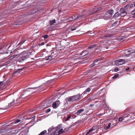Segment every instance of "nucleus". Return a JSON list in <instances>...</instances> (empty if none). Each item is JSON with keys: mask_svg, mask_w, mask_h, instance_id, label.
<instances>
[{"mask_svg": "<svg viewBox=\"0 0 135 135\" xmlns=\"http://www.w3.org/2000/svg\"><path fill=\"white\" fill-rule=\"evenodd\" d=\"M44 87V85H41L37 87H29L24 89L23 90V92L25 94H28V95H31L34 92L39 90L40 89H42Z\"/></svg>", "mask_w": 135, "mask_h": 135, "instance_id": "f257e3e1", "label": "nucleus"}, {"mask_svg": "<svg viewBox=\"0 0 135 135\" xmlns=\"http://www.w3.org/2000/svg\"><path fill=\"white\" fill-rule=\"evenodd\" d=\"M31 53L26 51H23L19 55L17 61L19 62H22L29 57Z\"/></svg>", "mask_w": 135, "mask_h": 135, "instance_id": "f03ea898", "label": "nucleus"}, {"mask_svg": "<svg viewBox=\"0 0 135 135\" xmlns=\"http://www.w3.org/2000/svg\"><path fill=\"white\" fill-rule=\"evenodd\" d=\"M101 9L100 8H95L91 12V9H90V10H89V11H86L85 15H83L80 16L78 15L76 17V21H77V20L78 19H81V18L83 16H89L92 14H94L95 13L97 12L98 11L100 10Z\"/></svg>", "mask_w": 135, "mask_h": 135, "instance_id": "7ed1b4c3", "label": "nucleus"}, {"mask_svg": "<svg viewBox=\"0 0 135 135\" xmlns=\"http://www.w3.org/2000/svg\"><path fill=\"white\" fill-rule=\"evenodd\" d=\"M89 53V52L86 50H84L80 53H76V55L79 57H82L87 55Z\"/></svg>", "mask_w": 135, "mask_h": 135, "instance_id": "20e7f679", "label": "nucleus"}, {"mask_svg": "<svg viewBox=\"0 0 135 135\" xmlns=\"http://www.w3.org/2000/svg\"><path fill=\"white\" fill-rule=\"evenodd\" d=\"M24 69V68H21L18 69L17 70H15L12 74V76L14 77L18 75L21 72V71Z\"/></svg>", "mask_w": 135, "mask_h": 135, "instance_id": "39448f33", "label": "nucleus"}, {"mask_svg": "<svg viewBox=\"0 0 135 135\" xmlns=\"http://www.w3.org/2000/svg\"><path fill=\"white\" fill-rule=\"evenodd\" d=\"M125 62V60L123 59H119L115 61V64L117 65H121L123 64Z\"/></svg>", "mask_w": 135, "mask_h": 135, "instance_id": "423d86ee", "label": "nucleus"}, {"mask_svg": "<svg viewBox=\"0 0 135 135\" xmlns=\"http://www.w3.org/2000/svg\"><path fill=\"white\" fill-rule=\"evenodd\" d=\"M66 100L68 102H73L76 100V95L70 96L66 98Z\"/></svg>", "mask_w": 135, "mask_h": 135, "instance_id": "0eeeda50", "label": "nucleus"}, {"mask_svg": "<svg viewBox=\"0 0 135 135\" xmlns=\"http://www.w3.org/2000/svg\"><path fill=\"white\" fill-rule=\"evenodd\" d=\"M127 14V12L125 11L124 9L121 8L120 9V16L124 17Z\"/></svg>", "mask_w": 135, "mask_h": 135, "instance_id": "6e6552de", "label": "nucleus"}, {"mask_svg": "<svg viewBox=\"0 0 135 135\" xmlns=\"http://www.w3.org/2000/svg\"><path fill=\"white\" fill-rule=\"evenodd\" d=\"M6 11V10H5L3 12H0V20L3 18V16L9 13H7Z\"/></svg>", "mask_w": 135, "mask_h": 135, "instance_id": "1a4fd4ad", "label": "nucleus"}, {"mask_svg": "<svg viewBox=\"0 0 135 135\" xmlns=\"http://www.w3.org/2000/svg\"><path fill=\"white\" fill-rule=\"evenodd\" d=\"M130 51L129 49H127L123 51V53L124 54V56H127L130 55L131 54Z\"/></svg>", "mask_w": 135, "mask_h": 135, "instance_id": "9d476101", "label": "nucleus"}, {"mask_svg": "<svg viewBox=\"0 0 135 135\" xmlns=\"http://www.w3.org/2000/svg\"><path fill=\"white\" fill-rule=\"evenodd\" d=\"M114 11L112 9L109 10L106 13L107 14H109V16H112L113 14V13Z\"/></svg>", "mask_w": 135, "mask_h": 135, "instance_id": "9b49d317", "label": "nucleus"}, {"mask_svg": "<svg viewBox=\"0 0 135 135\" xmlns=\"http://www.w3.org/2000/svg\"><path fill=\"white\" fill-rule=\"evenodd\" d=\"M50 104L48 102H46L44 105H42V108H46L50 106Z\"/></svg>", "mask_w": 135, "mask_h": 135, "instance_id": "f8f14e48", "label": "nucleus"}, {"mask_svg": "<svg viewBox=\"0 0 135 135\" xmlns=\"http://www.w3.org/2000/svg\"><path fill=\"white\" fill-rule=\"evenodd\" d=\"M15 5H14L10 4L8 6V7L7 8V10L9 11H11L12 9L13 8L15 7Z\"/></svg>", "mask_w": 135, "mask_h": 135, "instance_id": "ddd939ff", "label": "nucleus"}, {"mask_svg": "<svg viewBox=\"0 0 135 135\" xmlns=\"http://www.w3.org/2000/svg\"><path fill=\"white\" fill-rule=\"evenodd\" d=\"M90 90V88H88L86 89L85 91L83 93L82 95L83 94V95L87 94V92H89Z\"/></svg>", "mask_w": 135, "mask_h": 135, "instance_id": "4468645a", "label": "nucleus"}, {"mask_svg": "<svg viewBox=\"0 0 135 135\" xmlns=\"http://www.w3.org/2000/svg\"><path fill=\"white\" fill-rule=\"evenodd\" d=\"M82 95L81 94V95L79 94L76 95V102L79 101L83 98V97L81 96Z\"/></svg>", "mask_w": 135, "mask_h": 135, "instance_id": "2eb2a0df", "label": "nucleus"}, {"mask_svg": "<svg viewBox=\"0 0 135 135\" xmlns=\"http://www.w3.org/2000/svg\"><path fill=\"white\" fill-rule=\"evenodd\" d=\"M49 22L50 25H54V23H56V21L55 19H54V20H49Z\"/></svg>", "mask_w": 135, "mask_h": 135, "instance_id": "dca6fc26", "label": "nucleus"}, {"mask_svg": "<svg viewBox=\"0 0 135 135\" xmlns=\"http://www.w3.org/2000/svg\"><path fill=\"white\" fill-rule=\"evenodd\" d=\"M84 109L82 108L78 110L76 112V114H79L84 111Z\"/></svg>", "mask_w": 135, "mask_h": 135, "instance_id": "f3484780", "label": "nucleus"}, {"mask_svg": "<svg viewBox=\"0 0 135 135\" xmlns=\"http://www.w3.org/2000/svg\"><path fill=\"white\" fill-rule=\"evenodd\" d=\"M58 107V106L56 102H54L52 104V107L53 108L56 109Z\"/></svg>", "mask_w": 135, "mask_h": 135, "instance_id": "a211bd4d", "label": "nucleus"}, {"mask_svg": "<svg viewBox=\"0 0 135 135\" xmlns=\"http://www.w3.org/2000/svg\"><path fill=\"white\" fill-rule=\"evenodd\" d=\"M95 98H94L93 97H91L89 99H88L87 100V102H88L89 103L92 101H94L95 99Z\"/></svg>", "mask_w": 135, "mask_h": 135, "instance_id": "6ab92c4d", "label": "nucleus"}, {"mask_svg": "<svg viewBox=\"0 0 135 135\" xmlns=\"http://www.w3.org/2000/svg\"><path fill=\"white\" fill-rule=\"evenodd\" d=\"M54 129H55V127H54V126H52L51 128H49L48 130V134H49L51 131H52Z\"/></svg>", "mask_w": 135, "mask_h": 135, "instance_id": "aec40b11", "label": "nucleus"}, {"mask_svg": "<svg viewBox=\"0 0 135 135\" xmlns=\"http://www.w3.org/2000/svg\"><path fill=\"white\" fill-rule=\"evenodd\" d=\"M65 132L64 131H63V129L62 128H61L58 131V134H56V135H59V134H60L64 132Z\"/></svg>", "mask_w": 135, "mask_h": 135, "instance_id": "412c9836", "label": "nucleus"}, {"mask_svg": "<svg viewBox=\"0 0 135 135\" xmlns=\"http://www.w3.org/2000/svg\"><path fill=\"white\" fill-rule=\"evenodd\" d=\"M119 16H120V14L118 12H117L115 13L113 15V18H115L117 17H119Z\"/></svg>", "mask_w": 135, "mask_h": 135, "instance_id": "4be33fe9", "label": "nucleus"}, {"mask_svg": "<svg viewBox=\"0 0 135 135\" xmlns=\"http://www.w3.org/2000/svg\"><path fill=\"white\" fill-rule=\"evenodd\" d=\"M111 124L110 123H109L108 124V125L107 126H106L104 127V129L105 130H107L110 127V125H111Z\"/></svg>", "mask_w": 135, "mask_h": 135, "instance_id": "5701e85b", "label": "nucleus"}, {"mask_svg": "<svg viewBox=\"0 0 135 135\" xmlns=\"http://www.w3.org/2000/svg\"><path fill=\"white\" fill-rule=\"evenodd\" d=\"M47 133V131L46 130H44V131L41 132L38 135H44L45 134H46Z\"/></svg>", "mask_w": 135, "mask_h": 135, "instance_id": "b1692460", "label": "nucleus"}, {"mask_svg": "<svg viewBox=\"0 0 135 135\" xmlns=\"http://www.w3.org/2000/svg\"><path fill=\"white\" fill-rule=\"evenodd\" d=\"M129 50L130 51V52H131V54L135 52V47H134L131 49H130Z\"/></svg>", "mask_w": 135, "mask_h": 135, "instance_id": "393cba45", "label": "nucleus"}, {"mask_svg": "<svg viewBox=\"0 0 135 135\" xmlns=\"http://www.w3.org/2000/svg\"><path fill=\"white\" fill-rule=\"evenodd\" d=\"M70 65H67L65 67V69L64 70V71H65L66 70H67L68 71H67L65 72L66 73H67L68 71H69L70 70V69H68L69 68H70Z\"/></svg>", "mask_w": 135, "mask_h": 135, "instance_id": "a878e982", "label": "nucleus"}, {"mask_svg": "<svg viewBox=\"0 0 135 135\" xmlns=\"http://www.w3.org/2000/svg\"><path fill=\"white\" fill-rule=\"evenodd\" d=\"M21 24V21H18L15 22L14 23V25L17 26L20 25Z\"/></svg>", "mask_w": 135, "mask_h": 135, "instance_id": "bb28decb", "label": "nucleus"}, {"mask_svg": "<svg viewBox=\"0 0 135 135\" xmlns=\"http://www.w3.org/2000/svg\"><path fill=\"white\" fill-rule=\"evenodd\" d=\"M6 131L7 130L6 129H3L0 130V133L6 132Z\"/></svg>", "mask_w": 135, "mask_h": 135, "instance_id": "cd10ccee", "label": "nucleus"}, {"mask_svg": "<svg viewBox=\"0 0 135 135\" xmlns=\"http://www.w3.org/2000/svg\"><path fill=\"white\" fill-rule=\"evenodd\" d=\"M69 20L72 21L73 20H76V17L75 16H74V17H71L70 18H69Z\"/></svg>", "mask_w": 135, "mask_h": 135, "instance_id": "c85d7f7f", "label": "nucleus"}, {"mask_svg": "<svg viewBox=\"0 0 135 135\" xmlns=\"http://www.w3.org/2000/svg\"><path fill=\"white\" fill-rule=\"evenodd\" d=\"M97 46V45L96 44H94L91 45L90 46L88 47V49H91V48H93L95 47H96Z\"/></svg>", "mask_w": 135, "mask_h": 135, "instance_id": "c756f323", "label": "nucleus"}, {"mask_svg": "<svg viewBox=\"0 0 135 135\" xmlns=\"http://www.w3.org/2000/svg\"><path fill=\"white\" fill-rule=\"evenodd\" d=\"M15 102L14 101H13L11 102L10 103L8 104V106L10 107L12 106H13Z\"/></svg>", "mask_w": 135, "mask_h": 135, "instance_id": "7c9ffc66", "label": "nucleus"}, {"mask_svg": "<svg viewBox=\"0 0 135 135\" xmlns=\"http://www.w3.org/2000/svg\"><path fill=\"white\" fill-rule=\"evenodd\" d=\"M108 36L107 35H105L103 36H102L101 37V38L103 39H105L108 38Z\"/></svg>", "mask_w": 135, "mask_h": 135, "instance_id": "2f4dec72", "label": "nucleus"}, {"mask_svg": "<svg viewBox=\"0 0 135 135\" xmlns=\"http://www.w3.org/2000/svg\"><path fill=\"white\" fill-rule=\"evenodd\" d=\"M108 36L107 35H105L103 36H102L101 37V38L103 39H105L108 38Z\"/></svg>", "mask_w": 135, "mask_h": 135, "instance_id": "473e14b6", "label": "nucleus"}, {"mask_svg": "<svg viewBox=\"0 0 135 135\" xmlns=\"http://www.w3.org/2000/svg\"><path fill=\"white\" fill-rule=\"evenodd\" d=\"M119 74H115L112 77L113 79H115L118 77Z\"/></svg>", "mask_w": 135, "mask_h": 135, "instance_id": "72a5a7b5", "label": "nucleus"}, {"mask_svg": "<svg viewBox=\"0 0 135 135\" xmlns=\"http://www.w3.org/2000/svg\"><path fill=\"white\" fill-rule=\"evenodd\" d=\"M71 116L70 115H68L67 117L65 119V121H68L71 118Z\"/></svg>", "mask_w": 135, "mask_h": 135, "instance_id": "f704fd0d", "label": "nucleus"}, {"mask_svg": "<svg viewBox=\"0 0 135 135\" xmlns=\"http://www.w3.org/2000/svg\"><path fill=\"white\" fill-rule=\"evenodd\" d=\"M18 55V54H15V55H14L12 56H11L10 57V59H12L14 58H15V57L16 56H17Z\"/></svg>", "mask_w": 135, "mask_h": 135, "instance_id": "c9c22d12", "label": "nucleus"}, {"mask_svg": "<svg viewBox=\"0 0 135 135\" xmlns=\"http://www.w3.org/2000/svg\"><path fill=\"white\" fill-rule=\"evenodd\" d=\"M96 64L94 63V62H93V63L90 65L89 66L90 68H91L94 66Z\"/></svg>", "mask_w": 135, "mask_h": 135, "instance_id": "e433bc0d", "label": "nucleus"}, {"mask_svg": "<svg viewBox=\"0 0 135 135\" xmlns=\"http://www.w3.org/2000/svg\"><path fill=\"white\" fill-rule=\"evenodd\" d=\"M61 124H59L58 126L56 127L55 128V129H59L61 127Z\"/></svg>", "mask_w": 135, "mask_h": 135, "instance_id": "4c0bfd02", "label": "nucleus"}, {"mask_svg": "<svg viewBox=\"0 0 135 135\" xmlns=\"http://www.w3.org/2000/svg\"><path fill=\"white\" fill-rule=\"evenodd\" d=\"M20 121V120L19 119H17L14 121V122L15 124L18 123Z\"/></svg>", "mask_w": 135, "mask_h": 135, "instance_id": "58836bf2", "label": "nucleus"}, {"mask_svg": "<svg viewBox=\"0 0 135 135\" xmlns=\"http://www.w3.org/2000/svg\"><path fill=\"white\" fill-rule=\"evenodd\" d=\"M49 37V35H45L42 36V37L44 38V39H46Z\"/></svg>", "mask_w": 135, "mask_h": 135, "instance_id": "ea45409f", "label": "nucleus"}, {"mask_svg": "<svg viewBox=\"0 0 135 135\" xmlns=\"http://www.w3.org/2000/svg\"><path fill=\"white\" fill-rule=\"evenodd\" d=\"M118 21H115V22L112 24V26H115L118 23Z\"/></svg>", "mask_w": 135, "mask_h": 135, "instance_id": "a19ab883", "label": "nucleus"}, {"mask_svg": "<svg viewBox=\"0 0 135 135\" xmlns=\"http://www.w3.org/2000/svg\"><path fill=\"white\" fill-rule=\"evenodd\" d=\"M55 102L57 103V104L58 106L59 105L60 103V102L59 100H57L56 102Z\"/></svg>", "mask_w": 135, "mask_h": 135, "instance_id": "79ce46f5", "label": "nucleus"}, {"mask_svg": "<svg viewBox=\"0 0 135 135\" xmlns=\"http://www.w3.org/2000/svg\"><path fill=\"white\" fill-rule=\"evenodd\" d=\"M51 110V109L50 108H49L47 109L45 111L46 113H47L49 112H50Z\"/></svg>", "mask_w": 135, "mask_h": 135, "instance_id": "37998d69", "label": "nucleus"}, {"mask_svg": "<svg viewBox=\"0 0 135 135\" xmlns=\"http://www.w3.org/2000/svg\"><path fill=\"white\" fill-rule=\"evenodd\" d=\"M48 59H49V61H51L52 59V57L51 56H48Z\"/></svg>", "mask_w": 135, "mask_h": 135, "instance_id": "c03bdc74", "label": "nucleus"}, {"mask_svg": "<svg viewBox=\"0 0 135 135\" xmlns=\"http://www.w3.org/2000/svg\"><path fill=\"white\" fill-rule=\"evenodd\" d=\"M104 59V58L103 57H102V58H100L98 59H97V60H98V61H101L102 60H103Z\"/></svg>", "mask_w": 135, "mask_h": 135, "instance_id": "a18cd8bd", "label": "nucleus"}, {"mask_svg": "<svg viewBox=\"0 0 135 135\" xmlns=\"http://www.w3.org/2000/svg\"><path fill=\"white\" fill-rule=\"evenodd\" d=\"M65 103L64 104V105H65L66 106V105H68V101H67L66 100V98H65Z\"/></svg>", "mask_w": 135, "mask_h": 135, "instance_id": "49530a36", "label": "nucleus"}, {"mask_svg": "<svg viewBox=\"0 0 135 135\" xmlns=\"http://www.w3.org/2000/svg\"><path fill=\"white\" fill-rule=\"evenodd\" d=\"M36 117L35 116L33 117V119H32L31 120V122H33L35 121V118Z\"/></svg>", "mask_w": 135, "mask_h": 135, "instance_id": "de8ad7c7", "label": "nucleus"}, {"mask_svg": "<svg viewBox=\"0 0 135 135\" xmlns=\"http://www.w3.org/2000/svg\"><path fill=\"white\" fill-rule=\"evenodd\" d=\"M26 41V40L24 39H22L21 41V43H22V44H23Z\"/></svg>", "mask_w": 135, "mask_h": 135, "instance_id": "09e8293b", "label": "nucleus"}, {"mask_svg": "<svg viewBox=\"0 0 135 135\" xmlns=\"http://www.w3.org/2000/svg\"><path fill=\"white\" fill-rule=\"evenodd\" d=\"M75 62L74 61V62H72V61H71V63L72 64H73V65H74V67H75V66H76V65H75V64L76 63V62Z\"/></svg>", "mask_w": 135, "mask_h": 135, "instance_id": "8fccbe9b", "label": "nucleus"}, {"mask_svg": "<svg viewBox=\"0 0 135 135\" xmlns=\"http://www.w3.org/2000/svg\"><path fill=\"white\" fill-rule=\"evenodd\" d=\"M132 14L134 15V16L135 17V9H134L133 11H132Z\"/></svg>", "mask_w": 135, "mask_h": 135, "instance_id": "3c124183", "label": "nucleus"}, {"mask_svg": "<svg viewBox=\"0 0 135 135\" xmlns=\"http://www.w3.org/2000/svg\"><path fill=\"white\" fill-rule=\"evenodd\" d=\"M4 82L3 81H0V86L2 85H3Z\"/></svg>", "mask_w": 135, "mask_h": 135, "instance_id": "603ef678", "label": "nucleus"}, {"mask_svg": "<svg viewBox=\"0 0 135 135\" xmlns=\"http://www.w3.org/2000/svg\"><path fill=\"white\" fill-rule=\"evenodd\" d=\"M124 119V118L123 119L122 117H120L119 119V121H122Z\"/></svg>", "mask_w": 135, "mask_h": 135, "instance_id": "864d4df0", "label": "nucleus"}, {"mask_svg": "<svg viewBox=\"0 0 135 135\" xmlns=\"http://www.w3.org/2000/svg\"><path fill=\"white\" fill-rule=\"evenodd\" d=\"M44 44H45L44 42H42L41 43V44H40L39 45L40 46H42V45H44Z\"/></svg>", "mask_w": 135, "mask_h": 135, "instance_id": "5fc2aeb1", "label": "nucleus"}, {"mask_svg": "<svg viewBox=\"0 0 135 135\" xmlns=\"http://www.w3.org/2000/svg\"><path fill=\"white\" fill-rule=\"evenodd\" d=\"M14 131L15 132H13V133H14L15 134H16L19 131H18L17 130H15Z\"/></svg>", "mask_w": 135, "mask_h": 135, "instance_id": "6e6d98bb", "label": "nucleus"}, {"mask_svg": "<svg viewBox=\"0 0 135 135\" xmlns=\"http://www.w3.org/2000/svg\"><path fill=\"white\" fill-rule=\"evenodd\" d=\"M76 30V27H75L74 28H71V31H74Z\"/></svg>", "mask_w": 135, "mask_h": 135, "instance_id": "4d7b16f0", "label": "nucleus"}, {"mask_svg": "<svg viewBox=\"0 0 135 135\" xmlns=\"http://www.w3.org/2000/svg\"><path fill=\"white\" fill-rule=\"evenodd\" d=\"M57 129H56V130H55V131H54L55 135L56 134V133H58V132H57Z\"/></svg>", "mask_w": 135, "mask_h": 135, "instance_id": "13d9d810", "label": "nucleus"}, {"mask_svg": "<svg viewBox=\"0 0 135 135\" xmlns=\"http://www.w3.org/2000/svg\"><path fill=\"white\" fill-rule=\"evenodd\" d=\"M57 129H56V130H55V131H54L55 135L56 134V133H58V132H57Z\"/></svg>", "mask_w": 135, "mask_h": 135, "instance_id": "bf43d9fd", "label": "nucleus"}, {"mask_svg": "<svg viewBox=\"0 0 135 135\" xmlns=\"http://www.w3.org/2000/svg\"><path fill=\"white\" fill-rule=\"evenodd\" d=\"M119 69L118 68H115L114 69V71L115 72H117L119 70Z\"/></svg>", "mask_w": 135, "mask_h": 135, "instance_id": "052dcab7", "label": "nucleus"}, {"mask_svg": "<svg viewBox=\"0 0 135 135\" xmlns=\"http://www.w3.org/2000/svg\"><path fill=\"white\" fill-rule=\"evenodd\" d=\"M98 60H97V59H96L93 62H94V63H97V62H98Z\"/></svg>", "mask_w": 135, "mask_h": 135, "instance_id": "680f3d73", "label": "nucleus"}, {"mask_svg": "<svg viewBox=\"0 0 135 135\" xmlns=\"http://www.w3.org/2000/svg\"><path fill=\"white\" fill-rule=\"evenodd\" d=\"M105 114V113H104V114H103V113H100V114H98V116H102L103 115H104V114Z\"/></svg>", "mask_w": 135, "mask_h": 135, "instance_id": "e2e57ef3", "label": "nucleus"}, {"mask_svg": "<svg viewBox=\"0 0 135 135\" xmlns=\"http://www.w3.org/2000/svg\"><path fill=\"white\" fill-rule=\"evenodd\" d=\"M76 124V122H75L73 124L71 125L70 127H71L75 125Z\"/></svg>", "mask_w": 135, "mask_h": 135, "instance_id": "0e129e2a", "label": "nucleus"}, {"mask_svg": "<svg viewBox=\"0 0 135 135\" xmlns=\"http://www.w3.org/2000/svg\"><path fill=\"white\" fill-rule=\"evenodd\" d=\"M93 130V128H91L88 131V132H90L92 131Z\"/></svg>", "mask_w": 135, "mask_h": 135, "instance_id": "69168bd1", "label": "nucleus"}, {"mask_svg": "<svg viewBox=\"0 0 135 135\" xmlns=\"http://www.w3.org/2000/svg\"><path fill=\"white\" fill-rule=\"evenodd\" d=\"M47 57H46L45 58V60L46 61H47L48 60H49V59H48V57H47Z\"/></svg>", "mask_w": 135, "mask_h": 135, "instance_id": "338daca9", "label": "nucleus"}, {"mask_svg": "<svg viewBox=\"0 0 135 135\" xmlns=\"http://www.w3.org/2000/svg\"><path fill=\"white\" fill-rule=\"evenodd\" d=\"M49 135H55L54 131L51 133L49 134Z\"/></svg>", "mask_w": 135, "mask_h": 135, "instance_id": "774afa93", "label": "nucleus"}]
</instances>
